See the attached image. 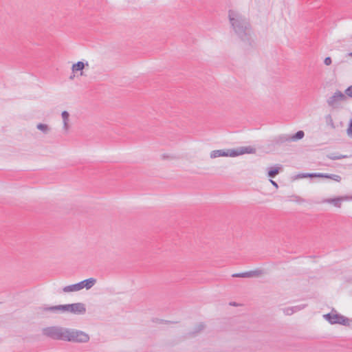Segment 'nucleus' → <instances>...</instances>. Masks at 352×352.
<instances>
[{"instance_id":"nucleus-14","label":"nucleus","mask_w":352,"mask_h":352,"mask_svg":"<svg viewBox=\"0 0 352 352\" xmlns=\"http://www.w3.org/2000/svg\"><path fill=\"white\" fill-rule=\"evenodd\" d=\"M317 177L331 179L338 182H340L342 179L341 177L338 175L323 173H317Z\"/></svg>"},{"instance_id":"nucleus-28","label":"nucleus","mask_w":352,"mask_h":352,"mask_svg":"<svg viewBox=\"0 0 352 352\" xmlns=\"http://www.w3.org/2000/svg\"><path fill=\"white\" fill-rule=\"evenodd\" d=\"M270 182L272 183V184L275 186L276 188L278 187L277 183L274 181H273L272 179H270Z\"/></svg>"},{"instance_id":"nucleus-29","label":"nucleus","mask_w":352,"mask_h":352,"mask_svg":"<svg viewBox=\"0 0 352 352\" xmlns=\"http://www.w3.org/2000/svg\"><path fill=\"white\" fill-rule=\"evenodd\" d=\"M230 305H232V306H236L237 305V304L235 302H230Z\"/></svg>"},{"instance_id":"nucleus-6","label":"nucleus","mask_w":352,"mask_h":352,"mask_svg":"<svg viewBox=\"0 0 352 352\" xmlns=\"http://www.w3.org/2000/svg\"><path fill=\"white\" fill-rule=\"evenodd\" d=\"M346 96L340 91H336L332 96L327 100V104L329 106L336 108L337 107V102L346 100Z\"/></svg>"},{"instance_id":"nucleus-15","label":"nucleus","mask_w":352,"mask_h":352,"mask_svg":"<svg viewBox=\"0 0 352 352\" xmlns=\"http://www.w3.org/2000/svg\"><path fill=\"white\" fill-rule=\"evenodd\" d=\"M205 329V324L204 322H199L197 324L192 331L189 332L188 335L189 336H195L197 333H200Z\"/></svg>"},{"instance_id":"nucleus-2","label":"nucleus","mask_w":352,"mask_h":352,"mask_svg":"<svg viewBox=\"0 0 352 352\" xmlns=\"http://www.w3.org/2000/svg\"><path fill=\"white\" fill-rule=\"evenodd\" d=\"M228 18L236 35L243 41H249L252 32L249 21L239 13L229 10Z\"/></svg>"},{"instance_id":"nucleus-26","label":"nucleus","mask_w":352,"mask_h":352,"mask_svg":"<svg viewBox=\"0 0 352 352\" xmlns=\"http://www.w3.org/2000/svg\"><path fill=\"white\" fill-rule=\"evenodd\" d=\"M332 63L331 57L328 56L324 58V63L326 65H330Z\"/></svg>"},{"instance_id":"nucleus-9","label":"nucleus","mask_w":352,"mask_h":352,"mask_svg":"<svg viewBox=\"0 0 352 352\" xmlns=\"http://www.w3.org/2000/svg\"><path fill=\"white\" fill-rule=\"evenodd\" d=\"M349 199H352L351 197H349L348 196H344V197H338L334 198H329L327 199L324 201L329 204H332L334 206L337 208H340L342 205V201L348 200Z\"/></svg>"},{"instance_id":"nucleus-19","label":"nucleus","mask_w":352,"mask_h":352,"mask_svg":"<svg viewBox=\"0 0 352 352\" xmlns=\"http://www.w3.org/2000/svg\"><path fill=\"white\" fill-rule=\"evenodd\" d=\"M280 168L276 166L271 167L268 172L267 175L270 178L275 177L279 173Z\"/></svg>"},{"instance_id":"nucleus-23","label":"nucleus","mask_w":352,"mask_h":352,"mask_svg":"<svg viewBox=\"0 0 352 352\" xmlns=\"http://www.w3.org/2000/svg\"><path fill=\"white\" fill-rule=\"evenodd\" d=\"M346 133H347V135L351 138H352V118H351V120L349 121V124L348 128L346 129Z\"/></svg>"},{"instance_id":"nucleus-3","label":"nucleus","mask_w":352,"mask_h":352,"mask_svg":"<svg viewBox=\"0 0 352 352\" xmlns=\"http://www.w3.org/2000/svg\"><path fill=\"white\" fill-rule=\"evenodd\" d=\"M96 278H89L83 280L78 283L65 286L63 288V291L64 292H76V291L81 290L83 288L89 289L96 284Z\"/></svg>"},{"instance_id":"nucleus-22","label":"nucleus","mask_w":352,"mask_h":352,"mask_svg":"<svg viewBox=\"0 0 352 352\" xmlns=\"http://www.w3.org/2000/svg\"><path fill=\"white\" fill-rule=\"evenodd\" d=\"M325 120H326V122L328 125L331 126V127L332 129H335V124H334V122L333 120V118L331 117V116L330 114L329 115H327L325 116Z\"/></svg>"},{"instance_id":"nucleus-25","label":"nucleus","mask_w":352,"mask_h":352,"mask_svg":"<svg viewBox=\"0 0 352 352\" xmlns=\"http://www.w3.org/2000/svg\"><path fill=\"white\" fill-rule=\"evenodd\" d=\"M345 94L350 97V98H352V85L349 86L346 90H345Z\"/></svg>"},{"instance_id":"nucleus-7","label":"nucleus","mask_w":352,"mask_h":352,"mask_svg":"<svg viewBox=\"0 0 352 352\" xmlns=\"http://www.w3.org/2000/svg\"><path fill=\"white\" fill-rule=\"evenodd\" d=\"M263 270L261 269H256L254 270H251L248 272H241V273H236L232 274V277L236 278H250V277H254V276H259L262 274H263Z\"/></svg>"},{"instance_id":"nucleus-21","label":"nucleus","mask_w":352,"mask_h":352,"mask_svg":"<svg viewBox=\"0 0 352 352\" xmlns=\"http://www.w3.org/2000/svg\"><path fill=\"white\" fill-rule=\"evenodd\" d=\"M36 128L45 134H47L50 131V128L46 124L38 123Z\"/></svg>"},{"instance_id":"nucleus-27","label":"nucleus","mask_w":352,"mask_h":352,"mask_svg":"<svg viewBox=\"0 0 352 352\" xmlns=\"http://www.w3.org/2000/svg\"><path fill=\"white\" fill-rule=\"evenodd\" d=\"M307 177H317V173H307Z\"/></svg>"},{"instance_id":"nucleus-1","label":"nucleus","mask_w":352,"mask_h":352,"mask_svg":"<svg viewBox=\"0 0 352 352\" xmlns=\"http://www.w3.org/2000/svg\"><path fill=\"white\" fill-rule=\"evenodd\" d=\"M43 334L56 340L77 343H86L89 340V336L82 331L58 326L49 327L43 329Z\"/></svg>"},{"instance_id":"nucleus-16","label":"nucleus","mask_w":352,"mask_h":352,"mask_svg":"<svg viewBox=\"0 0 352 352\" xmlns=\"http://www.w3.org/2000/svg\"><path fill=\"white\" fill-rule=\"evenodd\" d=\"M85 64L82 61H78L76 63H74L72 65V69L73 73L80 71L82 72V69L85 68ZM80 74H82V72L80 73Z\"/></svg>"},{"instance_id":"nucleus-13","label":"nucleus","mask_w":352,"mask_h":352,"mask_svg":"<svg viewBox=\"0 0 352 352\" xmlns=\"http://www.w3.org/2000/svg\"><path fill=\"white\" fill-rule=\"evenodd\" d=\"M273 143L276 145H281L287 142H291L289 135H280L276 136L272 140Z\"/></svg>"},{"instance_id":"nucleus-10","label":"nucleus","mask_w":352,"mask_h":352,"mask_svg":"<svg viewBox=\"0 0 352 352\" xmlns=\"http://www.w3.org/2000/svg\"><path fill=\"white\" fill-rule=\"evenodd\" d=\"M219 157H232V155H231V149L214 150L210 153L211 158H216Z\"/></svg>"},{"instance_id":"nucleus-11","label":"nucleus","mask_w":352,"mask_h":352,"mask_svg":"<svg viewBox=\"0 0 352 352\" xmlns=\"http://www.w3.org/2000/svg\"><path fill=\"white\" fill-rule=\"evenodd\" d=\"M39 309L44 312H50L52 314H58L62 313L61 305H54V306H47L44 305L39 307Z\"/></svg>"},{"instance_id":"nucleus-12","label":"nucleus","mask_w":352,"mask_h":352,"mask_svg":"<svg viewBox=\"0 0 352 352\" xmlns=\"http://www.w3.org/2000/svg\"><path fill=\"white\" fill-rule=\"evenodd\" d=\"M306 307L305 305H300L294 307H286L283 309V313L287 316L292 315L294 313L297 312Z\"/></svg>"},{"instance_id":"nucleus-30","label":"nucleus","mask_w":352,"mask_h":352,"mask_svg":"<svg viewBox=\"0 0 352 352\" xmlns=\"http://www.w3.org/2000/svg\"><path fill=\"white\" fill-rule=\"evenodd\" d=\"M74 77H75V75H74V74H72V75H71V76H69V79L73 80V79L74 78Z\"/></svg>"},{"instance_id":"nucleus-8","label":"nucleus","mask_w":352,"mask_h":352,"mask_svg":"<svg viewBox=\"0 0 352 352\" xmlns=\"http://www.w3.org/2000/svg\"><path fill=\"white\" fill-rule=\"evenodd\" d=\"M255 152L256 149L252 146H241L231 149V155H232V157H236L243 154L254 153Z\"/></svg>"},{"instance_id":"nucleus-4","label":"nucleus","mask_w":352,"mask_h":352,"mask_svg":"<svg viewBox=\"0 0 352 352\" xmlns=\"http://www.w3.org/2000/svg\"><path fill=\"white\" fill-rule=\"evenodd\" d=\"M324 318L331 324H340L346 327L350 325L349 319L340 314L336 313V311L335 313L330 312L324 314Z\"/></svg>"},{"instance_id":"nucleus-5","label":"nucleus","mask_w":352,"mask_h":352,"mask_svg":"<svg viewBox=\"0 0 352 352\" xmlns=\"http://www.w3.org/2000/svg\"><path fill=\"white\" fill-rule=\"evenodd\" d=\"M61 309L62 313L68 311L74 314H84L86 312L85 305L82 302L61 305Z\"/></svg>"},{"instance_id":"nucleus-17","label":"nucleus","mask_w":352,"mask_h":352,"mask_svg":"<svg viewBox=\"0 0 352 352\" xmlns=\"http://www.w3.org/2000/svg\"><path fill=\"white\" fill-rule=\"evenodd\" d=\"M61 116H62V118L63 120V128H64V129L67 130L69 129L68 121H69V114L67 111H63L62 112Z\"/></svg>"},{"instance_id":"nucleus-18","label":"nucleus","mask_w":352,"mask_h":352,"mask_svg":"<svg viewBox=\"0 0 352 352\" xmlns=\"http://www.w3.org/2000/svg\"><path fill=\"white\" fill-rule=\"evenodd\" d=\"M305 133L303 131H298L292 135H289L290 141H296L303 138Z\"/></svg>"},{"instance_id":"nucleus-31","label":"nucleus","mask_w":352,"mask_h":352,"mask_svg":"<svg viewBox=\"0 0 352 352\" xmlns=\"http://www.w3.org/2000/svg\"><path fill=\"white\" fill-rule=\"evenodd\" d=\"M348 56H349L352 57V52H349V53L348 54Z\"/></svg>"},{"instance_id":"nucleus-20","label":"nucleus","mask_w":352,"mask_h":352,"mask_svg":"<svg viewBox=\"0 0 352 352\" xmlns=\"http://www.w3.org/2000/svg\"><path fill=\"white\" fill-rule=\"evenodd\" d=\"M348 156L346 155H341V154L338 155L336 153H331V154L327 155V157L332 160H338L344 159V158H346Z\"/></svg>"},{"instance_id":"nucleus-24","label":"nucleus","mask_w":352,"mask_h":352,"mask_svg":"<svg viewBox=\"0 0 352 352\" xmlns=\"http://www.w3.org/2000/svg\"><path fill=\"white\" fill-rule=\"evenodd\" d=\"M294 179H302V178H307V173H299L295 176H294Z\"/></svg>"}]
</instances>
